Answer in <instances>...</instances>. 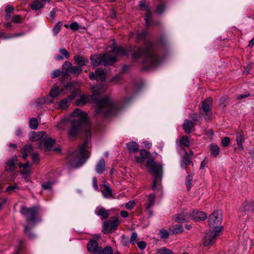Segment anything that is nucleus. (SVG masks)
<instances>
[{
  "label": "nucleus",
  "instance_id": "f704fd0d",
  "mask_svg": "<svg viewBox=\"0 0 254 254\" xmlns=\"http://www.w3.org/2000/svg\"><path fill=\"white\" fill-rule=\"evenodd\" d=\"M169 230L172 234H177L182 232L183 230V228L182 225H176L170 228Z\"/></svg>",
  "mask_w": 254,
  "mask_h": 254
},
{
  "label": "nucleus",
  "instance_id": "864d4df0",
  "mask_svg": "<svg viewBox=\"0 0 254 254\" xmlns=\"http://www.w3.org/2000/svg\"><path fill=\"white\" fill-rule=\"evenodd\" d=\"M230 142V139L229 137H226L222 140V144L223 146H227L228 145Z\"/></svg>",
  "mask_w": 254,
  "mask_h": 254
},
{
  "label": "nucleus",
  "instance_id": "6ab92c4d",
  "mask_svg": "<svg viewBox=\"0 0 254 254\" xmlns=\"http://www.w3.org/2000/svg\"><path fill=\"white\" fill-rule=\"evenodd\" d=\"M45 133L44 132H32L30 136V139L32 141H39L41 143V140L44 137Z\"/></svg>",
  "mask_w": 254,
  "mask_h": 254
},
{
  "label": "nucleus",
  "instance_id": "4c0bfd02",
  "mask_svg": "<svg viewBox=\"0 0 254 254\" xmlns=\"http://www.w3.org/2000/svg\"><path fill=\"white\" fill-rule=\"evenodd\" d=\"M243 206L246 211H253L254 209V202H246L243 204Z\"/></svg>",
  "mask_w": 254,
  "mask_h": 254
},
{
  "label": "nucleus",
  "instance_id": "de8ad7c7",
  "mask_svg": "<svg viewBox=\"0 0 254 254\" xmlns=\"http://www.w3.org/2000/svg\"><path fill=\"white\" fill-rule=\"evenodd\" d=\"M135 206V201L134 200L129 201L125 204V207L127 209H132Z\"/></svg>",
  "mask_w": 254,
  "mask_h": 254
},
{
  "label": "nucleus",
  "instance_id": "423d86ee",
  "mask_svg": "<svg viewBox=\"0 0 254 254\" xmlns=\"http://www.w3.org/2000/svg\"><path fill=\"white\" fill-rule=\"evenodd\" d=\"M89 146L88 140H86L79 148V152L77 154H73L68 158L70 165L77 168L82 165L89 156L90 152L87 148Z\"/></svg>",
  "mask_w": 254,
  "mask_h": 254
},
{
  "label": "nucleus",
  "instance_id": "13d9d810",
  "mask_svg": "<svg viewBox=\"0 0 254 254\" xmlns=\"http://www.w3.org/2000/svg\"><path fill=\"white\" fill-rule=\"evenodd\" d=\"M21 17L19 15H16L13 16L12 20L15 23H20Z\"/></svg>",
  "mask_w": 254,
  "mask_h": 254
},
{
  "label": "nucleus",
  "instance_id": "e433bc0d",
  "mask_svg": "<svg viewBox=\"0 0 254 254\" xmlns=\"http://www.w3.org/2000/svg\"><path fill=\"white\" fill-rule=\"evenodd\" d=\"M211 154L214 157H216L219 153L220 149L219 147L215 144H211L210 146Z\"/></svg>",
  "mask_w": 254,
  "mask_h": 254
},
{
  "label": "nucleus",
  "instance_id": "20e7f679",
  "mask_svg": "<svg viewBox=\"0 0 254 254\" xmlns=\"http://www.w3.org/2000/svg\"><path fill=\"white\" fill-rule=\"evenodd\" d=\"M113 52L112 55L106 53L103 56L96 55L91 57L92 64L94 67L97 66L100 64L104 63V64H110L116 62V58L113 56L115 54L116 56H127L128 51L125 50L123 48L120 47L117 49L115 47L112 48Z\"/></svg>",
  "mask_w": 254,
  "mask_h": 254
},
{
  "label": "nucleus",
  "instance_id": "f8f14e48",
  "mask_svg": "<svg viewBox=\"0 0 254 254\" xmlns=\"http://www.w3.org/2000/svg\"><path fill=\"white\" fill-rule=\"evenodd\" d=\"M89 77L93 80L99 79L101 81H104L106 77V72L103 69L98 68L96 70L95 73L90 72L89 73Z\"/></svg>",
  "mask_w": 254,
  "mask_h": 254
},
{
  "label": "nucleus",
  "instance_id": "39448f33",
  "mask_svg": "<svg viewBox=\"0 0 254 254\" xmlns=\"http://www.w3.org/2000/svg\"><path fill=\"white\" fill-rule=\"evenodd\" d=\"M71 127L68 131L70 138H74L78 134L82 123H86L87 121L86 113L79 109H76L71 114Z\"/></svg>",
  "mask_w": 254,
  "mask_h": 254
},
{
  "label": "nucleus",
  "instance_id": "4be33fe9",
  "mask_svg": "<svg viewBox=\"0 0 254 254\" xmlns=\"http://www.w3.org/2000/svg\"><path fill=\"white\" fill-rule=\"evenodd\" d=\"M102 188V193L105 198H109L112 195V190L108 184H104L101 186Z\"/></svg>",
  "mask_w": 254,
  "mask_h": 254
},
{
  "label": "nucleus",
  "instance_id": "393cba45",
  "mask_svg": "<svg viewBox=\"0 0 254 254\" xmlns=\"http://www.w3.org/2000/svg\"><path fill=\"white\" fill-rule=\"evenodd\" d=\"M139 152L141 158L136 157L135 159L137 162L139 163H142L143 162L144 159L147 158L148 157L149 153L143 149L140 150Z\"/></svg>",
  "mask_w": 254,
  "mask_h": 254
},
{
  "label": "nucleus",
  "instance_id": "f03ea898",
  "mask_svg": "<svg viewBox=\"0 0 254 254\" xmlns=\"http://www.w3.org/2000/svg\"><path fill=\"white\" fill-rule=\"evenodd\" d=\"M129 100V99H124L119 104L115 105L109 98L98 99L96 101V113L105 117L115 115L119 112L120 108L123 105L127 104Z\"/></svg>",
  "mask_w": 254,
  "mask_h": 254
},
{
  "label": "nucleus",
  "instance_id": "aec40b11",
  "mask_svg": "<svg viewBox=\"0 0 254 254\" xmlns=\"http://www.w3.org/2000/svg\"><path fill=\"white\" fill-rule=\"evenodd\" d=\"M189 213L184 211L181 214H177L176 216V219L177 222L181 223H183L188 221V219L190 218Z\"/></svg>",
  "mask_w": 254,
  "mask_h": 254
},
{
  "label": "nucleus",
  "instance_id": "ea45409f",
  "mask_svg": "<svg viewBox=\"0 0 254 254\" xmlns=\"http://www.w3.org/2000/svg\"><path fill=\"white\" fill-rule=\"evenodd\" d=\"M229 99L227 96L222 97L219 100V106L222 108H224L228 104Z\"/></svg>",
  "mask_w": 254,
  "mask_h": 254
},
{
  "label": "nucleus",
  "instance_id": "b1692460",
  "mask_svg": "<svg viewBox=\"0 0 254 254\" xmlns=\"http://www.w3.org/2000/svg\"><path fill=\"white\" fill-rule=\"evenodd\" d=\"M105 170V162L103 158L99 160L96 165L95 170L98 174L102 173Z\"/></svg>",
  "mask_w": 254,
  "mask_h": 254
},
{
  "label": "nucleus",
  "instance_id": "0eeeda50",
  "mask_svg": "<svg viewBox=\"0 0 254 254\" xmlns=\"http://www.w3.org/2000/svg\"><path fill=\"white\" fill-rule=\"evenodd\" d=\"M147 167L153 173L154 180L152 186L153 190H159L161 188V181L162 176V166L160 164L156 163L151 158L146 161Z\"/></svg>",
  "mask_w": 254,
  "mask_h": 254
},
{
  "label": "nucleus",
  "instance_id": "3c124183",
  "mask_svg": "<svg viewBox=\"0 0 254 254\" xmlns=\"http://www.w3.org/2000/svg\"><path fill=\"white\" fill-rule=\"evenodd\" d=\"M60 52L64 56L66 59H68L69 57V54L68 51L64 48H61L59 49Z\"/></svg>",
  "mask_w": 254,
  "mask_h": 254
},
{
  "label": "nucleus",
  "instance_id": "774afa93",
  "mask_svg": "<svg viewBox=\"0 0 254 254\" xmlns=\"http://www.w3.org/2000/svg\"><path fill=\"white\" fill-rule=\"evenodd\" d=\"M32 159L34 162H36L38 160L39 157L37 153H33L32 154Z\"/></svg>",
  "mask_w": 254,
  "mask_h": 254
},
{
  "label": "nucleus",
  "instance_id": "dca6fc26",
  "mask_svg": "<svg viewBox=\"0 0 254 254\" xmlns=\"http://www.w3.org/2000/svg\"><path fill=\"white\" fill-rule=\"evenodd\" d=\"M50 0H34L30 4V7L33 10H37L44 7V2H49Z\"/></svg>",
  "mask_w": 254,
  "mask_h": 254
},
{
  "label": "nucleus",
  "instance_id": "4468645a",
  "mask_svg": "<svg viewBox=\"0 0 254 254\" xmlns=\"http://www.w3.org/2000/svg\"><path fill=\"white\" fill-rule=\"evenodd\" d=\"M17 161L16 156H13L9 158L5 162V170L8 172H13L16 167V164Z\"/></svg>",
  "mask_w": 254,
  "mask_h": 254
},
{
  "label": "nucleus",
  "instance_id": "a878e982",
  "mask_svg": "<svg viewBox=\"0 0 254 254\" xmlns=\"http://www.w3.org/2000/svg\"><path fill=\"white\" fill-rule=\"evenodd\" d=\"M96 215L102 216L103 218H107L109 216V211L103 207L97 208L95 211Z\"/></svg>",
  "mask_w": 254,
  "mask_h": 254
},
{
  "label": "nucleus",
  "instance_id": "5701e85b",
  "mask_svg": "<svg viewBox=\"0 0 254 254\" xmlns=\"http://www.w3.org/2000/svg\"><path fill=\"white\" fill-rule=\"evenodd\" d=\"M139 5L141 8H144V10L146 11V13H145V23H146V25L147 26H148L149 25V21L151 18V13L150 11V10H149L147 6H146L144 2L141 1L140 2Z\"/></svg>",
  "mask_w": 254,
  "mask_h": 254
},
{
  "label": "nucleus",
  "instance_id": "9d476101",
  "mask_svg": "<svg viewBox=\"0 0 254 254\" xmlns=\"http://www.w3.org/2000/svg\"><path fill=\"white\" fill-rule=\"evenodd\" d=\"M101 238L99 235L94 236L93 239L90 240L87 245V249L88 252L94 253V254H98L101 253V247H100L97 243V241Z\"/></svg>",
  "mask_w": 254,
  "mask_h": 254
},
{
  "label": "nucleus",
  "instance_id": "6e6d98bb",
  "mask_svg": "<svg viewBox=\"0 0 254 254\" xmlns=\"http://www.w3.org/2000/svg\"><path fill=\"white\" fill-rule=\"evenodd\" d=\"M137 238V234L136 232H132L130 239V243H134L136 242Z\"/></svg>",
  "mask_w": 254,
  "mask_h": 254
},
{
  "label": "nucleus",
  "instance_id": "9b49d317",
  "mask_svg": "<svg viewBox=\"0 0 254 254\" xmlns=\"http://www.w3.org/2000/svg\"><path fill=\"white\" fill-rule=\"evenodd\" d=\"M121 221L117 217L114 218L113 220L105 222L103 225L102 232L104 234L111 233L113 230L117 229Z\"/></svg>",
  "mask_w": 254,
  "mask_h": 254
},
{
  "label": "nucleus",
  "instance_id": "58836bf2",
  "mask_svg": "<svg viewBox=\"0 0 254 254\" xmlns=\"http://www.w3.org/2000/svg\"><path fill=\"white\" fill-rule=\"evenodd\" d=\"M158 254H174L172 251L165 247H162L157 250Z\"/></svg>",
  "mask_w": 254,
  "mask_h": 254
},
{
  "label": "nucleus",
  "instance_id": "6e6552de",
  "mask_svg": "<svg viewBox=\"0 0 254 254\" xmlns=\"http://www.w3.org/2000/svg\"><path fill=\"white\" fill-rule=\"evenodd\" d=\"M38 210V206H33L30 208L21 206L20 208V212L25 216L27 221L32 223H35L36 221V216Z\"/></svg>",
  "mask_w": 254,
  "mask_h": 254
},
{
  "label": "nucleus",
  "instance_id": "c9c22d12",
  "mask_svg": "<svg viewBox=\"0 0 254 254\" xmlns=\"http://www.w3.org/2000/svg\"><path fill=\"white\" fill-rule=\"evenodd\" d=\"M89 101V98L85 95H82L80 96V99L77 100L76 104L78 106H83L86 104Z\"/></svg>",
  "mask_w": 254,
  "mask_h": 254
},
{
  "label": "nucleus",
  "instance_id": "72a5a7b5",
  "mask_svg": "<svg viewBox=\"0 0 254 254\" xmlns=\"http://www.w3.org/2000/svg\"><path fill=\"white\" fill-rule=\"evenodd\" d=\"M190 139L187 136H183L180 140V144L182 147H189L190 145Z\"/></svg>",
  "mask_w": 254,
  "mask_h": 254
},
{
  "label": "nucleus",
  "instance_id": "1a4fd4ad",
  "mask_svg": "<svg viewBox=\"0 0 254 254\" xmlns=\"http://www.w3.org/2000/svg\"><path fill=\"white\" fill-rule=\"evenodd\" d=\"M212 103V99L211 98H207L202 101V105L200 108V113L204 116L205 119L207 120H210L212 117V114L210 113Z\"/></svg>",
  "mask_w": 254,
  "mask_h": 254
},
{
  "label": "nucleus",
  "instance_id": "680f3d73",
  "mask_svg": "<svg viewBox=\"0 0 254 254\" xmlns=\"http://www.w3.org/2000/svg\"><path fill=\"white\" fill-rule=\"evenodd\" d=\"M25 232L31 238L34 236V235L31 233L28 226L25 227Z\"/></svg>",
  "mask_w": 254,
  "mask_h": 254
},
{
  "label": "nucleus",
  "instance_id": "bb28decb",
  "mask_svg": "<svg viewBox=\"0 0 254 254\" xmlns=\"http://www.w3.org/2000/svg\"><path fill=\"white\" fill-rule=\"evenodd\" d=\"M74 60L78 65L82 66L85 65L88 63V60L84 57L79 55H76L74 57Z\"/></svg>",
  "mask_w": 254,
  "mask_h": 254
},
{
  "label": "nucleus",
  "instance_id": "473e14b6",
  "mask_svg": "<svg viewBox=\"0 0 254 254\" xmlns=\"http://www.w3.org/2000/svg\"><path fill=\"white\" fill-rule=\"evenodd\" d=\"M155 198V195L153 194H150L148 195V201L145 204L146 208H151L154 204Z\"/></svg>",
  "mask_w": 254,
  "mask_h": 254
},
{
  "label": "nucleus",
  "instance_id": "37998d69",
  "mask_svg": "<svg viewBox=\"0 0 254 254\" xmlns=\"http://www.w3.org/2000/svg\"><path fill=\"white\" fill-rule=\"evenodd\" d=\"M193 179L192 174H189L186 177V185L188 189H190L191 188V182Z\"/></svg>",
  "mask_w": 254,
  "mask_h": 254
},
{
  "label": "nucleus",
  "instance_id": "a19ab883",
  "mask_svg": "<svg viewBox=\"0 0 254 254\" xmlns=\"http://www.w3.org/2000/svg\"><path fill=\"white\" fill-rule=\"evenodd\" d=\"M30 127L32 129H36L38 126V121L36 118H32L29 121Z\"/></svg>",
  "mask_w": 254,
  "mask_h": 254
},
{
  "label": "nucleus",
  "instance_id": "4d7b16f0",
  "mask_svg": "<svg viewBox=\"0 0 254 254\" xmlns=\"http://www.w3.org/2000/svg\"><path fill=\"white\" fill-rule=\"evenodd\" d=\"M71 67V64L69 62H65L63 64V68L67 71Z\"/></svg>",
  "mask_w": 254,
  "mask_h": 254
},
{
  "label": "nucleus",
  "instance_id": "79ce46f5",
  "mask_svg": "<svg viewBox=\"0 0 254 254\" xmlns=\"http://www.w3.org/2000/svg\"><path fill=\"white\" fill-rule=\"evenodd\" d=\"M100 252L101 253H99L98 254H113L112 249L110 246L106 247L104 249L101 248Z\"/></svg>",
  "mask_w": 254,
  "mask_h": 254
},
{
  "label": "nucleus",
  "instance_id": "ddd939ff",
  "mask_svg": "<svg viewBox=\"0 0 254 254\" xmlns=\"http://www.w3.org/2000/svg\"><path fill=\"white\" fill-rule=\"evenodd\" d=\"M189 214L190 218L196 221L204 220L206 218V214L202 211L193 210L191 213H189Z\"/></svg>",
  "mask_w": 254,
  "mask_h": 254
},
{
  "label": "nucleus",
  "instance_id": "5fc2aeb1",
  "mask_svg": "<svg viewBox=\"0 0 254 254\" xmlns=\"http://www.w3.org/2000/svg\"><path fill=\"white\" fill-rule=\"evenodd\" d=\"M165 6L163 4H159L156 9V11L158 13H161L165 10Z\"/></svg>",
  "mask_w": 254,
  "mask_h": 254
},
{
  "label": "nucleus",
  "instance_id": "a211bd4d",
  "mask_svg": "<svg viewBox=\"0 0 254 254\" xmlns=\"http://www.w3.org/2000/svg\"><path fill=\"white\" fill-rule=\"evenodd\" d=\"M91 90L93 93L92 99L95 100V96L104 92L106 90V87L103 85H99L92 87Z\"/></svg>",
  "mask_w": 254,
  "mask_h": 254
},
{
  "label": "nucleus",
  "instance_id": "69168bd1",
  "mask_svg": "<svg viewBox=\"0 0 254 254\" xmlns=\"http://www.w3.org/2000/svg\"><path fill=\"white\" fill-rule=\"evenodd\" d=\"M56 10L55 9H53L50 13V17L52 20H54L56 16Z\"/></svg>",
  "mask_w": 254,
  "mask_h": 254
},
{
  "label": "nucleus",
  "instance_id": "8fccbe9b",
  "mask_svg": "<svg viewBox=\"0 0 254 254\" xmlns=\"http://www.w3.org/2000/svg\"><path fill=\"white\" fill-rule=\"evenodd\" d=\"M65 26L67 28L69 27L71 29L74 31L77 30L79 28V25L77 22H73L70 24L69 26L65 25Z\"/></svg>",
  "mask_w": 254,
  "mask_h": 254
},
{
  "label": "nucleus",
  "instance_id": "0e129e2a",
  "mask_svg": "<svg viewBox=\"0 0 254 254\" xmlns=\"http://www.w3.org/2000/svg\"><path fill=\"white\" fill-rule=\"evenodd\" d=\"M17 188V186L16 185L14 186H8L6 189V191L8 192H11L13 190H14L16 188Z\"/></svg>",
  "mask_w": 254,
  "mask_h": 254
},
{
  "label": "nucleus",
  "instance_id": "c03bdc74",
  "mask_svg": "<svg viewBox=\"0 0 254 254\" xmlns=\"http://www.w3.org/2000/svg\"><path fill=\"white\" fill-rule=\"evenodd\" d=\"M190 164V160L187 157H184L182 160L181 166L183 168H186L187 166Z\"/></svg>",
  "mask_w": 254,
  "mask_h": 254
},
{
  "label": "nucleus",
  "instance_id": "cd10ccee",
  "mask_svg": "<svg viewBox=\"0 0 254 254\" xmlns=\"http://www.w3.org/2000/svg\"><path fill=\"white\" fill-rule=\"evenodd\" d=\"M193 123L188 120H185L183 124L184 129L187 133L191 132V129L193 128Z\"/></svg>",
  "mask_w": 254,
  "mask_h": 254
},
{
  "label": "nucleus",
  "instance_id": "f3484780",
  "mask_svg": "<svg viewBox=\"0 0 254 254\" xmlns=\"http://www.w3.org/2000/svg\"><path fill=\"white\" fill-rule=\"evenodd\" d=\"M75 96V93H73L68 98L62 100L59 103V107L62 109H65L69 106V102L73 100Z\"/></svg>",
  "mask_w": 254,
  "mask_h": 254
},
{
  "label": "nucleus",
  "instance_id": "c85d7f7f",
  "mask_svg": "<svg viewBox=\"0 0 254 254\" xmlns=\"http://www.w3.org/2000/svg\"><path fill=\"white\" fill-rule=\"evenodd\" d=\"M127 149L131 152L134 153L138 151L139 146L137 143L131 141L127 144Z\"/></svg>",
  "mask_w": 254,
  "mask_h": 254
},
{
  "label": "nucleus",
  "instance_id": "7ed1b4c3",
  "mask_svg": "<svg viewBox=\"0 0 254 254\" xmlns=\"http://www.w3.org/2000/svg\"><path fill=\"white\" fill-rule=\"evenodd\" d=\"M222 220V214L219 210H215L210 215L208 224L210 228L203 239V243L205 246L211 244L216 237L219 235L222 228L220 225Z\"/></svg>",
  "mask_w": 254,
  "mask_h": 254
},
{
  "label": "nucleus",
  "instance_id": "49530a36",
  "mask_svg": "<svg viewBox=\"0 0 254 254\" xmlns=\"http://www.w3.org/2000/svg\"><path fill=\"white\" fill-rule=\"evenodd\" d=\"M160 238L164 239H167L169 237L168 232L165 229H162L160 230Z\"/></svg>",
  "mask_w": 254,
  "mask_h": 254
},
{
  "label": "nucleus",
  "instance_id": "2f4dec72",
  "mask_svg": "<svg viewBox=\"0 0 254 254\" xmlns=\"http://www.w3.org/2000/svg\"><path fill=\"white\" fill-rule=\"evenodd\" d=\"M61 92L62 90L59 89V87L57 86H54L50 91V96L53 98H57L60 95Z\"/></svg>",
  "mask_w": 254,
  "mask_h": 254
},
{
  "label": "nucleus",
  "instance_id": "603ef678",
  "mask_svg": "<svg viewBox=\"0 0 254 254\" xmlns=\"http://www.w3.org/2000/svg\"><path fill=\"white\" fill-rule=\"evenodd\" d=\"M82 71V68L81 66L78 65L76 66L73 67L72 68V71L74 74H79Z\"/></svg>",
  "mask_w": 254,
  "mask_h": 254
},
{
  "label": "nucleus",
  "instance_id": "09e8293b",
  "mask_svg": "<svg viewBox=\"0 0 254 254\" xmlns=\"http://www.w3.org/2000/svg\"><path fill=\"white\" fill-rule=\"evenodd\" d=\"M122 76L121 74H118L114 76L111 80L110 82L114 83H117L121 79Z\"/></svg>",
  "mask_w": 254,
  "mask_h": 254
},
{
  "label": "nucleus",
  "instance_id": "338daca9",
  "mask_svg": "<svg viewBox=\"0 0 254 254\" xmlns=\"http://www.w3.org/2000/svg\"><path fill=\"white\" fill-rule=\"evenodd\" d=\"M92 183L94 189L96 190H98V187L97 185V180L96 178H94L92 180Z\"/></svg>",
  "mask_w": 254,
  "mask_h": 254
},
{
  "label": "nucleus",
  "instance_id": "bf43d9fd",
  "mask_svg": "<svg viewBox=\"0 0 254 254\" xmlns=\"http://www.w3.org/2000/svg\"><path fill=\"white\" fill-rule=\"evenodd\" d=\"M250 96V94L248 92H245L244 94H240L237 96V99H243L245 98L249 97Z\"/></svg>",
  "mask_w": 254,
  "mask_h": 254
},
{
  "label": "nucleus",
  "instance_id": "c756f323",
  "mask_svg": "<svg viewBox=\"0 0 254 254\" xmlns=\"http://www.w3.org/2000/svg\"><path fill=\"white\" fill-rule=\"evenodd\" d=\"M19 167L20 168H22L23 169L21 170V172L24 174L28 175L31 173L30 170V166L29 163H26L25 164H22L20 163L19 164Z\"/></svg>",
  "mask_w": 254,
  "mask_h": 254
},
{
  "label": "nucleus",
  "instance_id": "052dcab7",
  "mask_svg": "<svg viewBox=\"0 0 254 254\" xmlns=\"http://www.w3.org/2000/svg\"><path fill=\"white\" fill-rule=\"evenodd\" d=\"M137 246L141 250H143L146 248V244L144 242L141 241L137 243Z\"/></svg>",
  "mask_w": 254,
  "mask_h": 254
},
{
  "label": "nucleus",
  "instance_id": "7c9ffc66",
  "mask_svg": "<svg viewBox=\"0 0 254 254\" xmlns=\"http://www.w3.org/2000/svg\"><path fill=\"white\" fill-rule=\"evenodd\" d=\"M32 146L30 144L25 145L22 150V157L25 160L27 159L28 154H30L32 151Z\"/></svg>",
  "mask_w": 254,
  "mask_h": 254
},
{
  "label": "nucleus",
  "instance_id": "2eb2a0df",
  "mask_svg": "<svg viewBox=\"0 0 254 254\" xmlns=\"http://www.w3.org/2000/svg\"><path fill=\"white\" fill-rule=\"evenodd\" d=\"M55 143V140L51 138H47L44 136L43 139L41 140V143L39 145L41 147L42 144H44V149L46 151H49L52 149L53 145Z\"/></svg>",
  "mask_w": 254,
  "mask_h": 254
},
{
  "label": "nucleus",
  "instance_id": "f257e3e1",
  "mask_svg": "<svg viewBox=\"0 0 254 254\" xmlns=\"http://www.w3.org/2000/svg\"><path fill=\"white\" fill-rule=\"evenodd\" d=\"M132 59L136 60L142 59V64L146 68L155 67L160 62L157 56L153 44L150 41H146L144 44L132 54Z\"/></svg>",
  "mask_w": 254,
  "mask_h": 254
},
{
  "label": "nucleus",
  "instance_id": "a18cd8bd",
  "mask_svg": "<svg viewBox=\"0 0 254 254\" xmlns=\"http://www.w3.org/2000/svg\"><path fill=\"white\" fill-rule=\"evenodd\" d=\"M61 26H62V22H58L56 24V25L54 26V27L53 28V32L55 35H57L58 34V33L60 32V31L61 30Z\"/></svg>",
  "mask_w": 254,
  "mask_h": 254
},
{
  "label": "nucleus",
  "instance_id": "e2e57ef3",
  "mask_svg": "<svg viewBox=\"0 0 254 254\" xmlns=\"http://www.w3.org/2000/svg\"><path fill=\"white\" fill-rule=\"evenodd\" d=\"M61 74V71L60 70H55L52 74V77L53 78H56V77H58V76H59Z\"/></svg>",
  "mask_w": 254,
  "mask_h": 254
},
{
  "label": "nucleus",
  "instance_id": "412c9836",
  "mask_svg": "<svg viewBox=\"0 0 254 254\" xmlns=\"http://www.w3.org/2000/svg\"><path fill=\"white\" fill-rule=\"evenodd\" d=\"M244 134L242 131H239L236 133V141L238 146V148L240 150L243 149V142L244 140Z\"/></svg>",
  "mask_w": 254,
  "mask_h": 254
}]
</instances>
